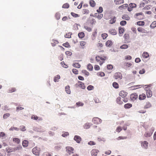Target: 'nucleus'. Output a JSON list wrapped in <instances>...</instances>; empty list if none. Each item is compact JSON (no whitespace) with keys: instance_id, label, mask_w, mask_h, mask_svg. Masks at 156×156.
Here are the masks:
<instances>
[{"instance_id":"473e14b6","label":"nucleus","mask_w":156,"mask_h":156,"mask_svg":"<svg viewBox=\"0 0 156 156\" xmlns=\"http://www.w3.org/2000/svg\"><path fill=\"white\" fill-rule=\"evenodd\" d=\"M95 16L98 19H101L103 17V14L101 13H96L95 14Z\"/></svg>"},{"instance_id":"c9c22d12","label":"nucleus","mask_w":156,"mask_h":156,"mask_svg":"<svg viewBox=\"0 0 156 156\" xmlns=\"http://www.w3.org/2000/svg\"><path fill=\"white\" fill-rule=\"evenodd\" d=\"M132 106V105L130 103H128L124 105V107L126 108H129Z\"/></svg>"},{"instance_id":"2eb2a0df","label":"nucleus","mask_w":156,"mask_h":156,"mask_svg":"<svg viewBox=\"0 0 156 156\" xmlns=\"http://www.w3.org/2000/svg\"><path fill=\"white\" fill-rule=\"evenodd\" d=\"M138 31L142 33H147V31L144 29L142 27H139L137 28Z\"/></svg>"},{"instance_id":"ddd939ff","label":"nucleus","mask_w":156,"mask_h":156,"mask_svg":"<svg viewBox=\"0 0 156 156\" xmlns=\"http://www.w3.org/2000/svg\"><path fill=\"white\" fill-rule=\"evenodd\" d=\"M86 44V42L83 41H81L80 42V45L82 49H84L85 48Z\"/></svg>"},{"instance_id":"58836bf2","label":"nucleus","mask_w":156,"mask_h":156,"mask_svg":"<svg viewBox=\"0 0 156 156\" xmlns=\"http://www.w3.org/2000/svg\"><path fill=\"white\" fill-rule=\"evenodd\" d=\"M55 17L57 20H59L60 18V14L58 12H57L55 15Z\"/></svg>"},{"instance_id":"f704fd0d","label":"nucleus","mask_w":156,"mask_h":156,"mask_svg":"<svg viewBox=\"0 0 156 156\" xmlns=\"http://www.w3.org/2000/svg\"><path fill=\"white\" fill-rule=\"evenodd\" d=\"M156 27V21L153 22L150 25V27L151 28H154Z\"/></svg>"},{"instance_id":"de8ad7c7","label":"nucleus","mask_w":156,"mask_h":156,"mask_svg":"<svg viewBox=\"0 0 156 156\" xmlns=\"http://www.w3.org/2000/svg\"><path fill=\"white\" fill-rule=\"evenodd\" d=\"M71 14L74 17H78L80 16L78 14L73 12H71Z\"/></svg>"},{"instance_id":"49530a36","label":"nucleus","mask_w":156,"mask_h":156,"mask_svg":"<svg viewBox=\"0 0 156 156\" xmlns=\"http://www.w3.org/2000/svg\"><path fill=\"white\" fill-rule=\"evenodd\" d=\"M128 47V46L126 44H124L121 45L120 48L121 49H125L127 48Z\"/></svg>"},{"instance_id":"f03ea898","label":"nucleus","mask_w":156,"mask_h":156,"mask_svg":"<svg viewBox=\"0 0 156 156\" xmlns=\"http://www.w3.org/2000/svg\"><path fill=\"white\" fill-rule=\"evenodd\" d=\"M113 77L116 80H120L122 78V76L120 72H117L114 74Z\"/></svg>"},{"instance_id":"7ed1b4c3","label":"nucleus","mask_w":156,"mask_h":156,"mask_svg":"<svg viewBox=\"0 0 156 156\" xmlns=\"http://www.w3.org/2000/svg\"><path fill=\"white\" fill-rule=\"evenodd\" d=\"M145 90L146 91V94L147 98H151L152 95V91L150 88L145 87Z\"/></svg>"},{"instance_id":"0eeeda50","label":"nucleus","mask_w":156,"mask_h":156,"mask_svg":"<svg viewBox=\"0 0 156 156\" xmlns=\"http://www.w3.org/2000/svg\"><path fill=\"white\" fill-rule=\"evenodd\" d=\"M92 121L94 124H97L101 123V120L98 118L95 117L93 118Z\"/></svg>"},{"instance_id":"4be33fe9","label":"nucleus","mask_w":156,"mask_h":156,"mask_svg":"<svg viewBox=\"0 0 156 156\" xmlns=\"http://www.w3.org/2000/svg\"><path fill=\"white\" fill-rule=\"evenodd\" d=\"M128 5L127 4H123V5H122L120 6H119V7L118 8L119 9H120L121 10L122 9H126V8L127 7H128Z\"/></svg>"},{"instance_id":"412c9836","label":"nucleus","mask_w":156,"mask_h":156,"mask_svg":"<svg viewBox=\"0 0 156 156\" xmlns=\"http://www.w3.org/2000/svg\"><path fill=\"white\" fill-rule=\"evenodd\" d=\"M114 2L116 5H119L124 3V0H115Z\"/></svg>"},{"instance_id":"393cba45","label":"nucleus","mask_w":156,"mask_h":156,"mask_svg":"<svg viewBox=\"0 0 156 156\" xmlns=\"http://www.w3.org/2000/svg\"><path fill=\"white\" fill-rule=\"evenodd\" d=\"M122 18L124 20H130V17L129 16L126 14H124L122 16Z\"/></svg>"},{"instance_id":"e2e57ef3","label":"nucleus","mask_w":156,"mask_h":156,"mask_svg":"<svg viewBox=\"0 0 156 156\" xmlns=\"http://www.w3.org/2000/svg\"><path fill=\"white\" fill-rule=\"evenodd\" d=\"M126 137H123V136H119L117 138H116V139L117 140H123V139H126Z\"/></svg>"},{"instance_id":"338daca9","label":"nucleus","mask_w":156,"mask_h":156,"mask_svg":"<svg viewBox=\"0 0 156 156\" xmlns=\"http://www.w3.org/2000/svg\"><path fill=\"white\" fill-rule=\"evenodd\" d=\"M97 11L98 12L101 13L103 11V8L101 7H100L99 9L97 10Z\"/></svg>"},{"instance_id":"b1692460","label":"nucleus","mask_w":156,"mask_h":156,"mask_svg":"<svg viewBox=\"0 0 156 156\" xmlns=\"http://www.w3.org/2000/svg\"><path fill=\"white\" fill-rule=\"evenodd\" d=\"M151 107V105L149 102H147L145 105L144 108V109H147L150 108Z\"/></svg>"},{"instance_id":"7c9ffc66","label":"nucleus","mask_w":156,"mask_h":156,"mask_svg":"<svg viewBox=\"0 0 156 156\" xmlns=\"http://www.w3.org/2000/svg\"><path fill=\"white\" fill-rule=\"evenodd\" d=\"M142 57L145 58H148L149 56V54L147 52H144L143 53L142 55Z\"/></svg>"},{"instance_id":"4468645a","label":"nucleus","mask_w":156,"mask_h":156,"mask_svg":"<svg viewBox=\"0 0 156 156\" xmlns=\"http://www.w3.org/2000/svg\"><path fill=\"white\" fill-rule=\"evenodd\" d=\"M74 139L78 143H80L81 140V138L80 137L78 136H75Z\"/></svg>"},{"instance_id":"2f4dec72","label":"nucleus","mask_w":156,"mask_h":156,"mask_svg":"<svg viewBox=\"0 0 156 156\" xmlns=\"http://www.w3.org/2000/svg\"><path fill=\"white\" fill-rule=\"evenodd\" d=\"M78 36L80 38H83L85 36V34L83 32H81L78 33Z\"/></svg>"},{"instance_id":"a878e982","label":"nucleus","mask_w":156,"mask_h":156,"mask_svg":"<svg viewBox=\"0 0 156 156\" xmlns=\"http://www.w3.org/2000/svg\"><path fill=\"white\" fill-rule=\"evenodd\" d=\"M89 4L90 5L93 7H94L96 5V3L94 1L90 0L89 1Z\"/></svg>"},{"instance_id":"c756f323","label":"nucleus","mask_w":156,"mask_h":156,"mask_svg":"<svg viewBox=\"0 0 156 156\" xmlns=\"http://www.w3.org/2000/svg\"><path fill=\"white\" fill-rule=\"evenodd\" d=\"M28 141L27 140H24L22 142V145L23 147H27L28 146Z\"/></svg>"},{"instance_id":"603ef678","label":"nucleus","mask_w":156,"mask_h":156,"mask_svg":"<svg viewBox=\"0 0 156 156\" xmlns=\"http://www.w3.org/2000/svg\"><path fill=\"white\" fill-rule=\"evenodd\" d=\"M122 130V128L120 126H118L116 129V131L117 132L119 133Z\"/></svg>"},{"instance_id":"69168bd1","label":"nucleus","mask_w":156,"mask_h":156,"mask_svg":"<svg viewBox=\"0 0 156 156\" xmlns=\"http://www.w3.org/2000/svg\"><path fill=\"white\" fill-rule=\"evenodd\" d=\"M97 75L98 76H105V74L103 72H101L98 73H97Z\"/></svg>"},{"instance_id":"774afa93","label":"nucleus","mask_w":156,"mask_h":156,"mask_svg":"<svg viewBox=\"0 0 156 156\" xmlns=\"http://www.w3.org/2000/svg\"><path fill=\"white\" fill-rule=\"evenodd\" d=\"M88 144L90 145H95L96 144V143L93 141H90L88 143Z\"/></svg>"},{"instance_id":"5fc2aeb1","label":"nucleus","mask_w":156,"mask_h":156,"mask_svg":"<svg viewBox=\"0 0 156 156\" xmlns=\"http://www.w3.org/2000/svg\"><path fill=\"white\" fill-rule=\"evenodd\" d=\"M101 37L103 39H105L108 37V34L106 33L103 34H101Z\"/></svg>"},{"instance_id":"ea45409f","label":"nucleus","mask_w":156,"mask_h":156,"mask_svg":"<svg viewBox=\"0 0 156 156\" xmlns=\"http://www.w3.org/2000/svg\"><path fill=\"white\" fill-rule=\"evenodd\" d=\"M72 34V33L71 32H69L66 33L65 35V37L67 38H70L71 37V36Z\"/></svg>"},{"instance_id":"864d4df0","label":"nucleus","mask_w":156,"mask_h":156,"mask_svg":"<svg viewBox=\"0 0 156 156\" xmlns=\"http://www.w3.org/2000/svg\"><path fill=\"white\" fill-rule=\"evenodd\" d=\"M82 73L85 74L86 75L88 76L89 74V73L88 72L85 70H83L82 71Z\"/></svg>"},{"instance_id":"6e6d98bb","label":"nucleus","mask_w":156,"mask_h":156,"mask_svg":"<svg viewBox=\"0 0 156 156\" xmlns=\"http://www.w3.org/2000/svg\"><path fill=\"white\" fill-rule=\"evenodd\" d=\"M10 114L9 113H6L4 115L3 118L4 119H6L9 116Z\"/></svg>"},{"instance_id":"0e129e2a","label":"nucleus","mask_w":156,"mask_h":156,"mask_svg":"<svg viewBox=\"0 0 156 156\" xmlns=\"http://www.w3.org/2000/svg\"><path fill=\"white\" fill-rule=\"evenodd\" d=\"M126 24V21L122 20L120 22V24L121 26H124Z\"/></svg>"},{"instance_id":"680f3d73","label":"nucleus","mask_w":156,"mask_h":156,"mask_svg":"<svg viewBox=\"0 0 156 156\" xmlns=\"http://www.w3.org/2000/svg\"><path fill=\"white\" fill-rule=\"evenodd\" d=\"M73 72L75 74H77L78 73V70L76 69H72Z\"/></svg>"},{"instance_id":"20e7f679","label":"nucleus","mask_w":156,"mask_h":156,"mask_svg":"<svg viewBox=\"0 0 156 156\" xmlns=\"http://www.w3.org/2000/svg\"><path fill=\"white\" fill-rule=\"evenodd\" d=\"M40 149L37 147L34 148L32 149L33 153L36 155L38 156L40 154Z\"/></svg>"},{"instance_id":"8fccbe9b","label":"nucleus","mask_w":156,"mask_h":156,"mask_svg":"<svg viewBox=\"0 0 156 156\" xmlns=\"http://www.w3.org/2000/svg\"><path fill=\"white\" fill-rule=\"evenodd\" d=\"M9 130L10 131H13L14 130L18 131L19 130V129L16 127H12L9 129Z\"/></svg>"},{"instance_id":"a211bd4d","label":"nucleus","mask_w":156,"mask_h":156,"mask_svg":"<svg viewBox=\"0 0 156 156\" xmlns=\"http://www.w3.org/2000/svg\"><path fill=\"white\" fill-rule=\"evenodd\" d=\"M12 140L14 143H16L18 144H19L20 142V140L19 138H14Z\"/></svg>"},{"instance_id":"9b49d317","label":"nucleus","mask_w":156,"mask_h":156,"mask_svg":"<svg viewBox=\"0 0 156 156\" xmlns=\"http://www.w3.org/2000/svg\"><path fill=\"white\" fill-rule=\"evenodd\" d=\"M127 93L124 90H122L119 93V95L122 98H125L127 95Z\"/></svg>"},{"instance_id":"72a5a7b5","label":"nucleus","mask_w":156,"mask_h":156,"mask_svg":"<svg viewBox=\"0 0 156 156\" xmlns=\"http://www.w3.org/2000/svg\"><path fill=\"white\" fill-rule=\"evenodd\" d=\"M112 86L114 87L116 89H117L119 87L118 84L116 82H114L113 83Z\"/></svg>"},{"instance_id":"13d9d810","label":"nucleus","mask_w":156,"mask_h":156,"mask_svg":"<svg viewBox=\"0 0 156 156\" xmlns=\"http://www.w3.org/2000/svg\"><path fill=\"white\" fill-rule=\"evenodd\" d=\"M87 89L89 90H92L94 88V87L91 85H89L87 87Z\"/></svg>"},{"instance_id":"6ab92c4d","label":"nucleus","mask_w":156,"mask_h":156,"mask_svg":"<svg viewBox=\"0 0 156 156\" xmlns=\"http://www.w3.org/2000/svg\"><path fill=\"white\" fill-rule=\"evenodd\" d=\"M31 119H34L35 120H37V119H38V120H42V119L41 118H39V117L37 116L34 115H32L31 117Z\"/></svg>"},{"instance_id":"37998d69","label":"nucleus","mask_w":156,"mask_h":156,"mask_svg":"<svg viewBox=\"0 0 156 156\" xmlns=\"http://www.w3.org/2000/svg\"><path fill=\"white\" fill-rule=\"evenodd\" d=\"M84 28L88 32H90L92 30L91 28L87 26H84Z\"/></svg>"},{"instance_id":"09e8293b","label":"nucleus","mask_w":156,"mask_h":156,"mask_svg":"<svg viewBox=\"0 0 156 156\" xmlns=\"http://www.w3.org/2000/svg\"><path fill=\"white\" fill-rule=\"evenodd\" d=\"M137 24L139 26H143L144 25V21H138L137 22Z\"/></svg>"},{"instance_id":"f3484780","label":"nucleus","mask_w":156,"mask_h":156,"mask_svg":"<svg viewBox=\"0 0 156 156\" xmlns=\"http://www.w3.org/2000/svg\"><path fill=\"white\" fill-rule=\"evenodd\" d=\"M109 33L113 35H116L117 32L115 29H112L109 30Z\"/></svg>"},{"instance_id":"f8f14e48","label":"nucleus","mask_w":156,"mask_h":156,"mask_svg":"<svg viewBox=\"0 0 156 156\" xmlns=\"http://www.w3.org/2000/svg\"><path fill=\"white\" fill-rule=\"evenodd\" d=\"M66 151L69 154L73 153L74 149L70 147H66Z\"/></svg>"},{"instance_id":"1a4fd4ad","label":"nucleus","mask_w":156,"mask_h":156,"mask_svg":"<svg viewBox=\"0 0 156 156\" xmlns=\"http://www.w3.org/2000/svg\"><path fill=\"white\" fill-rule=\"evenodd\" d=\"M141 144L142 147L145 149H147L148 147V143L146 141H141Z\"/></svg>"},{"instance_id":"6e6552de","label":"nucleus","mask_w":156,"mask_h":156,"mask_svg":"<svg viewBox=\"0 0 156 156\" xmlns=\"http://www.w3.org/2000/svg\"><path fill=\"white\" fill-rule=\"evenodd\" d=\"M99 151L96 149H93L91 151V154L92 156H97Z\"/></svg>"},{"instance_id":"cd10ccee","label":"nucleus","mask_w":156,"mask_h":156,"mask_svg":"<svg viewBox=\"0 0 156 156\" xmlns=\"http://www.w3.org/2000/svg\"><path fill=\"white\" fill-rule=\"evenodd\" d=\"M60 78V76L59 75H58L54 77V81L55 82H58Z\"/></svg>"},{"instance_id":"3c124183","label":"nucleus","mask_w":156,"mask_h":156,"mask_svg":"<svg viewBox=\"0 0 156 156\" xmlns=\"http://www.w3.org/2000/svg\"><path fill=\"white\" fill-rule=\"evenodd\" d=\"M90 127V125L89 123H86L84 126V127L85 129H88Z\"/></svg>"},{"instance_id":"4c0bfd02","label":"nucleus","mask_w":156,"mask_h":156,"mask_svg":"<svg viewBox=\"0 0 156 156\" xmlns=\"http://www.w3.org/2000/svg\"><path fill=\"white\" fill-rule=\"evenodd\" d=\"M87 69L88 70L91 71L93 69V67L91 64H89L87 66Z\"/></svg>"},{"instance_id":"dca6fc26","label":"nucleus","mask_w":156,"mask_h":156,"mask_svg":"<svg viewBox=\"0 0 156 156\" xmlns=\"http://www.w3.org/2000/svg\"><path fill=\"white\" fill-rule=\"evenodd\" d=\"M146 95L144 93H142L141 94H140L139 96V99L140 100H143L146 98Z\"/></svg>"},{"instance_id":"79ce46f5","label":"nucleus","mask_w":156,"mask_h":156,"mask_svg":"<svg viewBox=\"0 0 156 156\" xmlns=\"http://www.w3.org/2000/svg\"><path fill=\"white\" fill-rule=\"evenodd\" d=\"M73 66L76 68H78L80 67V65L78 63H75L73 64Z\"/></svg>"},{"instance_id":"39448f33","label":"nucleus","mask_w":156,"mask_h":156,"mask_svg":"<svg viewBox=\"0 0 156 156\" xmlns=\"http://www.w3.org/2000/svg\"><path fill=\"white\" fill-rule=\"evenodd\" d=\"M76 87H79L82 89H84L85 88L84 83L82 82L78 81L77 83L75 84Z\"/></svg>"},{"instance_id":"c03bdc74","label":"nucleus","mask_w":156,"mask_h":156,"mask_svg":"<svg viewBox=\"0 0 156 156\" xmlns=\"http://www.w3.org/2000/svg\"><path fill=\"white\" fill-rule=\"evenodd\" d=\"M69 4H68V3H66L64 4L62 6V7L63 8L67 9L69 8Z\"/></svg>"},{"instance_id":"4d7b16f0","label":"nucleus","mask_w":156,"mask_h":156,"mask_svg":"<svg viewBox=\"0 0 156 156\" xmlns=\"http://www.w3.org/2000/svg\"><path fill=\"white\" fill-rule=\"evenodd\" d=\"M62 45L66 48H69L70 47V45H69V43L67 42L66 43L63 44Z\"/></svg>"},{"instance_id":"e433bc0d","label":"nucleus","mask_w":156,"mask_h":156,"mask_svg":"<svg viewBox=\"0 0 156 156\" xmlns=\"http://www.w3.org/2000/svg\"><path fill=\"white\" fill-rule=\"evenodd\" d=\"M58 43V41L55 40H53L52 42L51 43V44L52 45V46L53 47L55 46Z\"/></svg>"},{"instance_id":"f257e3e1","label":"nucleus","mask_w":156,"mask_h":156,"mask_svg":"<svg viewBox=\"0 0 156 156\" xmlns=\"http://www.w3.org/2000/svg\"><path fill=\"white\" fill-rule=\"evenodd\" d=\"M95 58L97 62H98L100 65H101L105 62V61L107 59V57L105 56H96Z\"/></svg>"},{"instance_id":"052dcab7","label":"nucleus","mask_w":156,"mask_h":156,"mask_svg":"<svg viewBox=\"0 0 156 156\" xmlns=\"http://www.w3.org/2000/svg\"><path fill=\"white\" fill-rule=\"evenodd\" d=\"M61 63L62 66L64 67L67 68L68 67V66L63 61Z\"/></svg>"},{"instance_id":"a19ab883","label":"nucleus","mask_w":156,"mask_h":156,"mask_svg":"<svg viewBox=\"0 0 156 156\" xmlns=\"http://www.w3.org/2000/svg\"><path fill=\"white\" fill-rule=\"evenodd\" d=\"M16 89L15 88L12 87L10 88L8 90V92L9 93H12L16 91Z\"/></svg>"},{"instance_id":"5701e85b","label":"nucleus","mask_w":156,"mask_h":156,"mask_svg":"<svg viewBox=\"0 0 156 156\" xmlns=\"http://www.w3.org/2000/svg\"><path fill=\"white\" fill-rule=\"evenodd\" d=\"M112 44V43L111 40H108L105 43L106 46L108 47L111 46Z\"/></svg>"},{"instance_id":"c85d7f7f","label":"nucleus","mask_w":156,"mask_h":156,"mask_svg":"<svg viewBox=\"0 0 156 156\" xmlns=\"http://www.w3.org/2000/svg\"><path fill=\"white\" fill-rule=\"evenodd\" d=\"M116 21V18L115 17H114L113 18H112L109 21V23L111 24H112L114 23Z\"/></svg>"},{"instance_id":"a18cd8bd","label":"nucleus","mask_w":156,"mask_h":156,"mask_svg":"<svg viewBox=\"0 0 156 156\" xmlns=\"http://www.w3.org/2000/svg\"><path fill=\"white\" fill-rule=\"evenodd\" d=\"M52 154L51 153H49L48 152H45L44 153V156H52Z\"/></svg>"},{"instance_id":"bf43d9fd","label":"nucleus","mask_w":156,"mask_h":156,"mask_svg":"<svg viewBox=\"0 0 156 156\" xmlns=\"http://www.w3.org/2000/svg\"><path fill=\"white\" fill-rule=\"evenodd\" d=\"M83 12L84 14H88L89 13V11L87 9H83Z\"/></svg>"},{"instance_id":"423d86ee","label":"nucleus","mask_w":156,"mask_h":156,"mask_svg":"<svg viewBox=\"0 0 156 156\" xmlns=\"http://www.w3.org/2000/svg\"><path fill=\"white\" fill-rule=\"evenodd\" d=\"M154 127H152L150 130V132H146L144 134V136L146 137H150L152 135L153 132L154 131Z\"/></svg>"},{"instance_id":"bb28decb","label":"nucleus","mask_w":156,"mask_h":156,"mask_svg":"<svg viewBox=\"0 0 156 156\" xmlns=\"http://www.w3.org/2000/svg\"><path fill=\"white\" fill-rule=\"evenodd\" d=\"M117 103L119 104H122V100L121 98L120 97H118L116 100Z\"/></svg>"},{"instance_id":"aec40b11","label":"nucleus","mask_w":156,"mask_h":156,"mask_svg":"<svg viewBox=\"0 0 156 156\" xmlns=\"http://www.w3.org/2000/svg\"><path fill=\"white\" fill-rule=\"evenodd\" d=\"M65 90L67 94H70L71 93V90L69 85H67L65 87Z\"/></svg>"},{"instance_id":"9d476101","label":"nucleus","mask_w":156,"mask_h":156,"mask_svg":"<svg viewBox=\"0 0 156 156\" xmlns=\"http://www.w3.org/2000/svg\"><path fill=\"white\" fill-rule=\"evenodd\" d=\"M138 98V95L136 93H133L131 94L130 96V99L133 101H134Z\"/></svg>"}]
</instances>
